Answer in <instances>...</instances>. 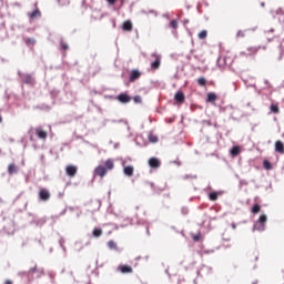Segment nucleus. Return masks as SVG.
<instances>
[{"instance_id": "1", "label": "nucleus", "mask_w": 284, "mask_h": 284, "mask_svg": "<svg viewBox=\"0 0 284 284\" xmlns=\"http://www.w3.org/2000/svg\"><path fill=\"white\" fill-rule=\"evenodd\" d=\"M112 170H114V160L108 159L103 164H100L94 169V173L97 176H100V179H103V176H105L108 172H112Z\"/></svg>"}, {"instance_id": "2", "label": "nucleus", "mask_w": 284, "mask_h": 284, "mask_svg": "<svg viewBox=\"0 0 284 284\" xmlns=\"http://www.w3.org/2000/svg\"><path fill=\"white\" fill-rule=\"evenodd\" d=\"M265 223H267V215L262 214L255 223L254 230H257V232H263V230H265Z\"/></svg>"}, {"instance_id": "3", "label": "nucleus", "mask_w": 284, "mask_h": 284, "mask_svg": "<svg viewBox=\"0 0 284 284\" xmlns=\"http://www.w3.org/2000/svg\"><path fill=\"white\" fill-rule=\"evenodd\" d=\"M141 71H139V69H134L130 72L129 75V81L130 83H134V81H139V79H141Z\"/></svg>"}, {"instance_id": "4", "label": "nucleus", "mask_w": 284, "mask_h": 284, "mask_svg": "<svg viewBox=\"0 0 284 284\" xmlns=\"http://www.w3.org/2000/svg\"><path fill=\"white\" fill-rule=\"evenodd\" d=\"M261 50V47H248L245 51L242 52L244 57H253Z\"/></svg>"}, {"instance_id": "5", "label": "nucleus", "mask_w": 284, "mask_h": 284, "mask_svg": "<svg viewBox=\"0 0 284 284\" xmlns=\"http://www.w3.org/2000/svg\"><path fill=\"white\" fill-rule=\"evenodd\" d=\"M152 57L155 60L151 63V69L159 70V68H161V55L153 53Z\"/></svg>"}, {"instance_id": "6", "label": "nucleus", "mask_w": 284, "mask_h": 284, "mask_svg": "<svg viewBox=\"0 0 284 284\" xmlns=\"http://www.w3.org/2000/svg\"><path fill=\"white\" fill-rule=\"evenodd\" d=\"M65 172L68 176L74 179V176H77V172H79V168H77L75 165H68L65 168Z\"/></svg>"}, {"instance_id": "7", "label": "nucleus", "mask_w": 284, "mask_h": 284, "mask_svg": "<svg viewBox=\"0 0 284 284\" xmlns=\"http://www.w3.org/2000/svg\"><path fill=\"white\" fill-rule=\"evenodd\" d=\"M116 100L120 102V103H130L132 101V98L128 94V93H120L118 97H116Z\"/></svg>"}, {"instance_id": "8", "label": "nucleus", "mask_w": 284, "mask_h": 284, "mask_svg": "<svg viewBox=\"0 0 284 284\" xmlns=\"http://www.w3.org/2000/svg\"><path fill=\"white\" fill-rule=\"evenodd\" d=\"M36 134L38 139H41V141H45V139H48V132L44 131L41 126L36 129Z\"/></svg>"}, {"instance_id": "9", "label": "nucleus", "mask_w": 284, "mask_h": 284, "mask_svg": "<svg viewBox=\"0 0 284 284\" xmlns=\"http://www.w3.org/2000/svg\"><path fill=\"white\" fill-rule=\"evenodd\" d=\"M123 165V174L125 176H134V168L132 165H125V163H122Z\"/></svg>"}, {"instance_id": "10", "label": "nucleus", "mask_w": 284, "mask_h": 284, "mask_svg": "<svg viewBox=\"0 0 284 284\" xmlns=\"http://www.w3.org/2000/svg\"><path fill=\"white\" fill-rule=\"evenodd\" d=\"M118 270L121 274H132V272H134V268L130 265H119Z\"/></svg>"}, {"instance_id": "11", "label": "nucleus", "mask_w": 284, "mask_h": 284, "mask_svg": "<svg viewBox=\"0 0 284 284\" xmlns=\"http://www.w3.org/2000/svg\"><path fill=\"white\" fill-rule=\"evenodd\" d=\"M39 196L41 201H50V191L47 189H41L39 192Z\"/></svg>"}, {"instance_id": "12", "label": "nucleus", "mask_w": 284, "mask_h": 284, "mask_svg": "<svg viewBox=\"0 0 284 284\" xmlns=\"http://www.w3.org/2000/svg\"><path fill=\"white\" fill-rule=\"evenodd\" d=\"M149 165H150V168H153L154 170H156V169L161 168V161H159V159H156V158H151L149 160Z\"/></svg>"}, {"instance_id": "13", "label": "nucleus", "mask_w": 284, "mask_h": 284, "mask_svg": "<svg viewBox=\"0 0 284 284\" xmlns=\"http://www.w3.org/2000/svg\"><path fill=\"white\" fill-rule=\"evenodd\" d=\"M275 152L278 154H284V143L283 141L278 140L275 142Z\"/></svg>"}, {"instance_id": "14", "label": "nucleus", "mask_w": 284, "mask_h": 284, "mask_svg": "<svg viewBox=\"0 0 284 284\" xmlns=\"http://www.w3.org/2000/svg\"><path fill=\"white\" fill-rule=\"evenodd\" d=\"M174 99L178 103H185V94L182 91H178Z\"/></svg>"}, {"instance_id": "15", "label": "nucleus", "mask_w": 284, "mask_h": 284, "mask_svg": "<svg viewBox=\"0 0 284 284\" xmlns=\"http://www.w3.org/2000/svg\"><path fill=\"white\" fill-rule=\"evenodd\" d=\"M133 28L134 27L132 24V21L126 20V21L123 22L122 29L124 30V32H132Z\"/></svg>"}, {"instance_id": "16", "label": "nucleus", "mask_w": 284, "mask_h": 284, "mask_svg": "<svg viewBox=\"0 0 284 284\" xmlns=\"http://www.w3.org/2000/svg\"><path fill=\"white\" fill-rule=\"evenodd\" d=\"M217 99L219 97L216 95V93L214 92L207 93V97H206L207 103H214V101H216Z\"/></svg>"}, {"instance_id": "17", "label": "nucleus", "mask_w": 284, "mask_h": 284, "mask_svg": "<svg viewBox=\"0 0 284 284\" xmlns=\"http://www.w3.org/2000/svg\"><path fill=\"white\" fill-rule=\"evenodd\" d=\"M241 154V146L236 145L231 149V156H239Z\"/></svg>"}, {"instance_id": "18", "label": "nucleus", "mask_w": 284, "mask_h": 284, "mask_svg": "<svg viewBox=\"0 0 284 284\" xmlns=\"http://www.w3.org/2000/svg\"><path fill=\"white\" fill-rule=\"evenodd\" d=\"M19 172V169L16 166L14 163L9 164L8 166V173L9 174H17Z\"/></svg>"}, {"instance_id": "19", "label": "nucleus", "mask_w": 284, "mask_h": 284, "mask_svg": "<svg viewBox=\"0 0 284 284\" xmlns=\"http://www.w3.org/2000/svg\"><path fill=\"white\" fill-rule=\"evenodd\" d=\"M92 235H93L95 239H99V236H102V235H103V230H102V229H94L93 232H92Z\"/></svg>"}, {"instance_id": "20", "label": "nucleus", "mask_w": 284, "mask_h": 284, "mask_svg": "<svg viewBox=\"0 0 284 284\" xmlns=\"http://www.w3.org/2000/svg\"><path fill=\"white\" fill-rule=\"evenodd\" d=\"M197 84L201 85V88H205L207 85V80L205 78H199Z\"/></svg>"}, {"instance_id": "21", "label": "nucleus", "mask_w": 284, "mask_h": 284, "mask_svg": "<svg viewBox=\"0 0 284 284\" xmlns=\"http://www.w3.org/2000/svg\"><path fill=\"white\" fill-rule=\"evenodd\" d=\"M270 110L271 112H273V114H278V112H281V109H278V104H271Z\"/></svg>"}, {"instance_id": "22", "label": "nucleus", "mask_w": 284, "mask_h": 284, "mask_svg": "<svg viewBox=\"0 0 284 284\" xmlns=\"http://www.w3.org/2000/svg\"><path fill=\"white\" fill-rule=\"evenodd\" d=\"M23 81H24V83H28L29 85H32V83H34V79L31 78V75H24Z\"/></svg>"}, {"instance_id": "23", "label": "nucleus", "mask_w": 284, "mask_h": 284, "mask_svg": "<svg viewBox=\"0 0 284 284\" xmlns=\"http://www.w3.org/2000/svg\"><path fill=\"white\" fill-rule=\"evenodd\" d=\"M252 214H258L261 212V205L260 204H254L253 207L251 209Z\"/></svg>"}, {"instance_id": "24", "label": "nucleus", "mask_w": 284, "mask_h": 284, "mask_svg": "<svg viewBox=\"0 0 284 284\" xmlns=\"http://www.w3.org/2000/svg\"><path fill=\"white\" fill-rule=\"evenodd\" d=\"M108 247H109L110 250H119V247L116 246V242H114L113 240H110V241L108 242Z\"/></svg>"}, {"instance_id": "25", "label": "nucleus", "mask_w": 284, "mask_h": 284, "mask_svg": "<svg viewBox=\"0 0 284 284\" xmlns=\"http://www.w3.org/2000/svg\"><path fill=\"white\" fill-rule=\"evenodd\" d=\"M210 201H217L219 200V193L216 192H211L209 194Z\"/></svg>"}, {"instance_id": "26", "label": "nucleus", "mask_w": 284, "mask_h": 284, "mask_svg": "<svg viewBox=\"0 0 284 284\" xmlns=\"http://www.w3.org/2000/svg\"><path fill=\"white\" fill-rule=\"evenodd\" d=\"M29 17L30 19H37V17H41V11L34 10Z\"/></svg>"}, {"instance_id": "27", "label": "nucleus", "mask_w": 284, "mask_h": 284, "mask_svg": "<svg viewBox=\"0 0 284 284\" xmlns=\"http://www.w3.org/2000/svg\"><path fill=\"white\" fill-rule=\"evenodd\" d=\"M263 168H264V170H272V163L267 160H264Z\"/></svg>"}, {"instance_id": "28", "label": "nucleus", "mask_w": 284, "mask_h": 284, "mask_svg": "<svg viewBox=\"0 0 284 284\" xmlns=\"http://www.w3.org/2000/svg\"><path fill=\"white\" fill-rule=\"evenodd\" d=\"M149 141L151 143H156L159 141V136L154 135V134H150L149 135Z\"/></svg>"}, {"instance_id": "29", "label": "nucleus", "mask_w": 284, "mask_h": 284, "mask_svg": "<svg viewBox=\"0 0 284 284\" xmlns=\"http://www.w3.org/2000/svg\"><path fill=\"white\" fill-rule=\"evenodd\" d=\"M170 28H173V30H176L179 28V21L172 20L170 22Z\"/></svg>"}, {"instance_id": "30", "label": "nucleus", "mask_w": 284, "mask_h": 284, "mask_svg": "<svg viewBox=\"0 0 284 284\" xmlns=\"http://www.w3.org/2000/svg\"><path fill=\"white\" fill-rule=\"evenodd\" d=\"M24 41L28 45H34V43H37V40L33 38H27Z\"/></svg>"}, {"instance_id": "31", "label": "nucleus", "mask_w": 284, "mask_h": 284, "mask_svg": "<svg viewBox=\"0 0 284 284\" xmlns=\"http://www.w3.org/2000/svg\"><path fill=\"white\" fill-rule=\"evenodd\" d=\"M199 39H207V31L206 30H202L199 33Z\"/></svg>"}, {"instance_id": "32", "label": "nucleus", "mask_w": 284, "mask_h": 284, "mask_svg": "<svg viewBox=\"0 0 284 284\" xmlns=\"http://www.w3.org/2000/svg\"><path fill=\"white\" fill-rule=\"evenodd\" d=\"M244 37H245V31L243 30L237 31L236 39H244Z\"/></svg>"}, {"instance_id": "33", "label": "nucleus", "mask_w": 284, "mask_h": 284, "mask_svg": "<svg viewBox=\"0 0 284 284\" xmlns=\"http://www.w3.org/2000/svg\"><path fill=\"white\" fill-rule=\"evenodd\" d=\"M133 101H134V103H142V102H143V99L141 98V95H135V97L133 98Z\"/></svg>"}, {"instance_id": "34", "label": "nucleus", "mask_w": 284, "mask_h": 284, "mask_svg": "<svg viewBox=\"0 0 284 284\" xmlns=\"http://www.w3.org/2000/svg\"><path fill=\"white\" fill-rule=\"evenodd\" d=\"M60 45H61V49L62 50H69V45H68V43H65L64 41H62L61 43H60Z\"/></svg>"}, {"instance_id": "35", "label": "nucleus", "mask_w": 284, "mask_h": 284, "mask_svg": "<svg viewBox=\"0 0 284 284\" xmlns=\"http://www.w3.org/2000/svg\"><path fill=\"white\" fill-rule=\"evenodd\" d=\"M118 0H106L109 6H114V3H116Z\"/></svg>"}, {"instance_id": "36", "label": "nucleus", "mask_w": 284, "mask_h": 284, "mask_svg": "<svg viewBox=\"0 0 284 284\" xmlns=\"http://www.w3.org/2000/svg\"><path fill=\"white\" fill-rule=\"evenodd\" d=\"M36 272H37V267H32V268L29 270V274H33Z\"/></svg>"}, {"instance_id": "37", "label": "nucleus", "mask_w": 284, "mask_h": 284, "mask_svg": "<svg viewBox=\"0 0 284 284\" xmlns=\"http://www.w3.org/2000/svg\"><path fill=\"white\" fill-rule=\"evenodd\" d=\"M193 241H201V235H195V236L193 237Z\"/></svg>"}, {"instance_id": "38", "label": "nucleus", "mask_w": 284, "mask_h": 284, "mask_svg": "<svg viewBox=\"0 0 284 284\" xmlns=\"http://www.w3.org/2000/svg\"><path fill=\"white\" fill-rule=\"evenodd\" d=\"M0 123H3V118L1 116V114H0Z\"/></svg>"}, {"instance_id": "39", "label": "nucleus", "mask_w": 284, "mask_h": 284, "mask_svg": "<svg viewBox=\"0 0 284 284\" xmlns=\"http://www.w3.org/2000/svg\"><path fill=\"white\" fill-rule=\"evenodd\" d=\"M253 284H258V282H253Z\"/></svg>"}, {"instance_id": "40", "label": "nucleus", "mask_w": 284, "mask_h": 284, "mask_svg": "<svg viewBox=\"0 0 284 284\" xmlns=\"http://www.w3.org/2000/svg\"><path fill=\"white\" fill-rule=\"evenodd\" d=\"M271 32H274V29H271Z\"/></svg>"}]
</instances>
